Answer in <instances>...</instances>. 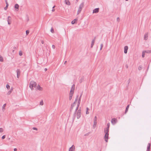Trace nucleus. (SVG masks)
Instances as JSON below:
<instances>
[{"label":"nucleus","instance_id":"f257e3e1","mask_svg":"<svg viewBox=\"0 0 151 151\" xmlns=\"http://www.w3.org/2000/svg\"><path fill=\"white\" fill-rule=\"evenodd\" d=\"M105 134L104 136V139L106 141V142H107L108 141V136H109V134L108 133V132H109V129L108 128H107L105 130Z\"/></svg>","mask_w":151,"mask_h":151},{"label":"nucleus","instance_id":"f03ea898","mask_svg":"<svg viewBox=\"0 0 151 151\" xmlns=\"http://www.w3.org/2000/svg\"><path fill=\"white\" fill-rule=\"evenodd\" d=\"M36 84L35 82H34V81H32L30 82V86L29 87L30 88L32 89H33V87H35L36 86Z\"/></svg>","mask_w":151,"mask_h":151},{"label":"nucleus","instance_id":"7ed1b4c3","mask_svg":"<svg viewBox=\"0 0 151 151\" xmlns=\"http://www.w3.org/2000/svg\"><path fill=\"white\" fill-rule=\"evenodd\" d=\"M74 88H75L74 85H73L72 86L71 89L70 91V96H72L73 95V91L74 90Z\"/></svg>","mask_w":151,"mask_h":151},{"label":"nucleus","instance_id":"20e7f679","mask_svg":"<svg viewBox=\"0 0 151 151\" xmlns=\"http://www.w3.org/2000/svg\"><path fill=\"white\" fill-rule=\"evenodd\" d=\"M75 149V147L72 146L69 149V151H74Z\"/></svg>","mask_w":151,"mask_h":151},{"label":"nucleus","instance_id":"39448f33","mask_svg":"<svg viewBox=\"0 0 151 151\" xmlns=\"http://www.w3.org/2000/svg\"><path fill=\"white\" fill-rule=\"evenodd\" d=\"M128 49V47L127 46H126L124 47V52L125 53H127Z\"/></svg>","mask_w":151,"mask_h":151},{"label":"nucleus","instance_id":"423d86ee","mask_svg":"<svg viewBox=\"0 0 151 151\" xmlns=\"http://www.w3.org/2000/svg\"><path fill=\"white\" fill-rule=\"evenodd\" d=\"M99 8L96 9L94 10H93V13L98 12H99Z\"/></svg>","mask_w":151,"mask_h":151},{"label":"nucleus","instance_id":"0eeeda50","mask_svg":"<svg viewBox=\"0 0 151 151\" xmlns=\"http://www.w3.org/2000/svg\"><path fill=\"white\" fill-rule=\"evenodd\" d=\"M65 3L66 4L68 5H70V2L68 0H65Z\"/></svg>","mask_w":151,"mask_h":151},{"label":"nucleus","instance_id":"6e6552de","mask_svg":"<svg viewBox=\"0 0 151 151\" xmlns=\"http://www.w3.org/2000/svg\"><path fill=\"white\" fill-rule=\"evenodd\" d=\"M116 120L115 119H112L111 121L112 123L114 124L116 122Z\"/></svg>","mask_w":151,"mask_h":151},{"label":"nucleus","instance_id":"1a4fd4ad","mask_svg":"<svg viewBox=\"0 0 151 151\" xmlns=\"http://www.w3.org/2000/svg\"><path fill=\"white\" fill-rule=\"evenodd\" d=\"M19 5L18 4H15V9H18V8H19Z\"/></svg>","mask_w":151,"mask_h":151},{"label":"nucleus","instance_id":"9d476101","mask_svg":"<svg viewBox=\"0 0 151 151\" xmlns=\"http://www.w3.org/2000/svg\"><path fill=\"white\" fill-rule=\"evenodd\" d=\"M150 145L149 144L147 148V151H149L150 149Z\"/></svg>","mask_w":151,"mask_h":151},{"label":"nucleus","instance_id":"9b49d317","mask_svg":"<svg viewBox=\"0 0 151 151\" xmlns=\"http://www.w3.org/2000/svg\"><path fill=\"white\" fill-rule=\"evenodd\" d=\"M77 21V19H74L73 21H72L71 23L72 24H74Z\"/></svg>","mask_w":151,"mask_h":151},{"label":"nucleus","instance_id":"f8f14e48","mask_svg":"<svg viewBox=\"0 0 151 151\" xmlns=\"http://www.w3.org/2000/svg\"><path fill=\"white\" fill-rule=\"evenodd\" d=\"M6 6L4 8V9L5 10H6L7 9V7H8V4L7 3V1H6Z\"/></svg>","mask_w":151,"mask_h":151},{"label":"nucleus","instance_id":"ddd939ff","mask_svg":"<svg viewBox=\"0 0 151 151\" xmlns=\"http://www.w3.org/2000/svg\"><path fill=\"white\" fill-rule=\"evenodd\" d=\"M37 89L39 90H41L42 89V88L40 87L39 86L37 87Z\"/></svg>","mask_w":151,"mask_h":151},{"label":"nucleus","instance_id":"4468645a","mask_svg":"<svg viewBox=\"0 0 151 151\" xmlns=\"http://www.w3.org/2000/svg\"><path fill=\"white\" fill-rule=\"evenodd\" d=\"M0 61H3V58L0 55Z\"/></svg>","mask_w":151,"mask_h":151},{"label":"nucleus","instance_id":"2eb2a0df","mask_svg":"<svg viewBox=\"0 0 151 151\" xmlns=\"http://www.w3.org/2000/svg\"><path fill=\"white\" fill-rule=\"evenodd\" d=\"M6 87L8 89H9L10 88V86L8 85H7L6 86Z\"/></svg>","mask_w":151,"mask_h":151},{"label":"nucleus","instance_id":"dca6fc26","mask_svg":"<svg viewBox=\"0 0 151 151\" xmlns=\"http://www.w3.org/2000/svg\"><path fill=\"white\" fill-rule=\"evenodd\" d=\"M40 105H43V101H41L40 103Z\"/></svg>","mask_w":151,"mask_h":151},{"label":"nucleus","instance_id":"f3484780","mask_svg":"<svg viewBox=\"0 0 151 151\" xmlns=\"http://www.w3.org/2000/svg\"><path fill=\"white\" fill-rule=\"evenodd\" d=\"M19 55L20 56L22 55V52H21V51H20L19 52Z\"/></svg>","mask_w":151,"mask_h":151},{"label":"nucleus","instance_id":"a211bd4d","mask_svg":"<svg viewBox=\"0 0 151 151\" xmlns=\"http://www.w3.org/2000/svg\"><path fill=\"white\" fill-rule=\"evenodd\" d=\"M145 56V52H143L142 53V57L143 58H144Z\"/></svg>","mask_w":151,"mask_h":151},{"label":"nucleus","instance_id":"6ab92c4d","mask_svg":"<svg viewBox=\"0 0 151 151\" xmlns=\"http://www.w3.org/2000/svg\"><path fill=\"white\" fill-rule=\"evenodd\" d=\"M129 107V106L128 105L127 106V107L126 109V111H127L128 110V109Z\"/></svg>","mask_w":151,"mask_h":151},{"label":"nucleus","instance_id":"aec40b11","mask_svg":"<svg viewBox=\"0 0 151 151\" xmlns=\"http://www.w3.org/2000/svg\"><path fill=\"white\" fill-rule=\"evenodd\" d=\"M3 131V129L2 128H0V132H2Z\"/></svg>","mask_w":151,"mask_h":151},{"label":"nucleus","instance_id":"412c9836","mask_svg":"<svg viewBox=\"0 0 151 151\" xmlns=\"http://www.w3.org/2000/svg\"><path fill=\"white\" fill-rule=\"evenodd\" d=\"M29 33V32L28 30H27L26 31V33L27 35H28Z\"/></svg>","mask_w":151,"mask_h":151},{"label":"nucleus","instance_id":"4be33fe9","mask_svg":"<svg viewBox=\"0 0 151 151\" xmlns=\"http://www.w3.org/2000/svg\"><path fill=\"white\" fill-rule=\"evenodd\" d=\"M147 35H145V37H144L145 40H146L147 39L146 38H147Z\"/></svg>","mask_w":151,"mask_h":151},{"label":"nucleus","instance_id":"5701e85b","mask_svg":"<svg viewBox=\"0 0 151 151\" xmlns=\"http://www.w3.org/2000/svg\"><path fill=\"white\" fill-rule=\"evenodd\" d=\"M94 43V41H92V46H91V47H92Z\"/></svg>","mask_w":151,"mask_h":151},{"label":"nucleus","instance_id":"b1692460","mask_svg":"<svg viewBox=\"0 0 151 151\" xmlns=\"http://www.w3.org/2000/svg\"><path fill=\"white\" fill-rule=\"evenodd\" d=\"M5 135L3 136L2 137V139H3L5 138Z\"/></svg>","mask_w":151,"mask_h":151},{"label":"nucleus","instance_id":"393cba45","mask_svg":"<svg viewBox=\"0 0 151 151\" xmlns=\"http://www.w3.org/2000/svg\"><path fill=\"white\" fill-rule=\"evenodd\" d=\"M12 90L11 89V91H10L9 92V94H10L12 91Z\"/></svg>","mask_w":151,"mask_h":151},{"label":"nucleus","instance_id":"a878e982","mask_svg":"<svg viewBox=\"0 0 151 151\" xmlns=\"http://www.w3.org/2000/svg\"><path fill=\"white\" fill-rule=\"evenodd\" d=\"M53 31H54L53 29H51V32L53 33Z\"/></svg>","mask_w":151,"mask_h":151},{"label":"nucleus","instance_id":"bb28decb","mask_svg":"<svg viewBox=\"0 0 151 151\" xmlns=\"http://www.w3.org/2000/svg\"><path fill=\"white\" fill-rule=\"evenodd\" d=\"M14 151H17V149L16 148H15L14 150Z\"/></svg>","mask_w":151,"mask_h":151},{"label":"nucleus","instance_id":"cd10ccee","mask_svg":"<svg viewBox=\"0 0 151 151\" xmlns=\"http://www.w3.org/2000/svg\"><path fill=\"white\" fill-rule=\"evenodd\" d=\"M11 18L10 17H9L8 18V20H9V19H11Z\"/></svg>","mask_w":151,"mask_h":151},{"label":"nucleus","instance_id":"c85d7f7f","mask_svg":"<svg viewBox=\"0 0 151 151\" xmlns=\"http://www.w3.org/2000/svg\"><path fill=\"white\" fill-rule=\"evenodd\" d=\"M19 73L18 72H17V76H18H18H19Z\"/></svg>","mask_w":151,"mask_h":151},{"label":"nucleus","instance_id":"c756f323","mask_svg":"<svg viewBox=\"0 0 151 151\" xmlns=\"http://www.w3.org/2000/svg\"><path fill=\"white\" fill-rule=\"evenodd\" d=\"M33 129H36V130H37V129H36V128H33Z\"/></svg>","mask_w":151,"mask_h":151},{"label":"nucleus","instance_id":"7c9ffc66","mask_svg":"<svg viewBox=\"0 0 151 151\" xmlns=\"http://www.w3.org/2000/svg\"><path fill=\"white\" fill-rule=\"evenodd\" d=\"M5 106H6V104H5L4 105V106L5 107Z\"/></svg>","mask_w":151,"mask_h":151},{"label":"nucleus","instance_id":"2f4dec72","mask_svg":"<svg viewBox=\"0 0 151 151\" xmlns=\"http://www.w3.org/2000/svg\"><path fill=\"white\" fill-rule=\"evenodd\" d=\"M42 44H43V43H44V42H43V41H42Z\"/></svg>","mask_w":151,"mask_h":151},{"label":"nucleus","instance_id":"473e14b6","mask_svg":"<svg viewBox=\"0 0 151 151\" xmlns=\"http://www.w3.org/2000/svg\"><path fill=\"white\" fill-rule=\"evenodd\" d=\"M47 70V69H45V71H46Z\"/></svg>","mask_w":151,"mask_h":151},{"label":"nucleus","instance_id":"72a5a7b5","mask_svg":"<svg viewBox=\"0 0 151 151\" xmlns=\"http://www.w3.org/2000/svg\"><path fill=\"white\" fill-rule=\"evenodd\" d=\"M8 24H10L9 21H8Z\"/></svg>","mask_w":151,"mask_h":151},{"label":"nucleus","instance_id":"f704fd0d","mask_svg":"<svg viewBox=\"0 0 151 151\" xmlns=\"http://www.w3.org/2000/svg\"><path fill=\"white\" fill-rule=\"evenodd\" d=\"M66 61H65V63H66Z\"/></svg>","mask_w":151,"mask_h":151}]
</instances>
